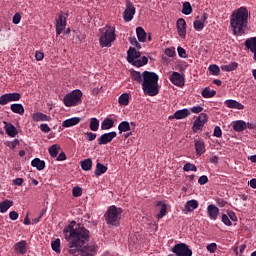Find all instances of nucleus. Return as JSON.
Instances as JSON below:
<instances>
[{"label": "nucleus", "instance_id": "f257e3e1", "mask_svg": "<svg viewBox=\"0 0 256 256\" xmlns=\"http://www.w3.org/2000/svg\"><path fill=\"white\" fill-rule=\"evenodd\" d=\"M64 239L68 243V253L73 256H94L97 255V245H85L89 243L90 232L76 221L70 222L63 229Z\"/></svg>", "mask_w": 256, "mask_h": 256}, {"label": "nucleus", "instance_id": "f03ea898", "mask_svg": "<svg viewBox=\"0 0 256 256\" xmlns=\"http://www.w3.org/2000/svg\"><path fill=\"white\" fill-rule=\"evenodd\" d=\"M249 21V11L245 7H240L232 12L230 17V27L233 35L241 37L245 35L247 23Z\"/></svg>", "mask_w": 256, "mask_h": 256}, {"label": "nucleus", "instance_id": "7ed1b4c3", "mask_svg": "<svg viewBox=\"0 0 256 256\" xmlns=\"http://www.w3.org/2000/svg\"><path fill=\"white\" fill-rule=\"evenodd\" d=\"M142 90L144 94L149 95V97L159 95V75H157L155 72L144 71Z\"/></svg>", "mask_w": 256, "mask_h": 256}, {"label": "nucleus", "instance_id": "20e7f679", "mask_svg": "<svg viewBox=\"0 0 256 256\" xmlns=\"http://www.w3.org/2000/svg\"><path fill=\"white\" fill-rule=\"evenodd\" d=\"M115 39H117L115 27L106 25L104 28L100 29V47H111L113 43H115Z\"/></svg>", "mask_w": 256, "mask_h": 256}, {"label": "nucleus", "instance_id": "39448f33", "mask_svg": "<svg viewBox=\"0 0 256 256\" xmlns=\"http://www.w3.org/2000/svg\"><path fill=\"white\" fill-rule=\"evenodd\" d=\"M122 213L123 209L117 208L115 205L110 206L104 215L107 225H111L112 227H119Z\"/></svg>", "mask_w": 256, "mask_h": 256}, {"label": "nucleus", "instance_id": "423d86ee", "mask_svg": "<svg viewBox=\"0 0 256 256\" xmlns=\"http://www.w3.org/2000/svg\"><path fill=\"white\" fill-rule=\"evenodd\" d=\"M65 107H77L83 103V92L80 89H76L67 93L63 98Z\"/></svg>", "mask_w": 256, "mask_h": 256}, {"label": "nucleus", "instance_id": "0eeeda50", "mask_svg": "<svg viewBox=\"0 0 256 256\" xmlns=\"http://www.w3.org/2000/svg\"><path fill=\"white\" fill-rule=\"evenodd\" d=\"M141 57V52L137 51L135 48H130L127 52V61L128 63H132L134 67H143V65H147L149 63V59L147 57Z\"/></svg>", "mask_w": 256, "mask_h": 256}, {"label": "nucleus", "instance_id": "6e6552de", "mask_svg": "<svg viewBox=\"0 0 256 256\" xmlns=\"http://www.w3.org/2000/svg\"><path fill=\"white\" fill-rule=\"evenodd\" d=\"M172 251L177 256H193V251L189 248V246L185 243L176 244Z\"/></svg>", "mask_w": 256, "mask_h": 256}, {"label": "nucleus", "instance_id": "1a4fd4ad", "mask_svg": "<svg viewBox=\"0 0 256 256\" xmlns=\"http://www.w3.org/2000/svg\"><path fill=\"white\" fill-rule=\"evenodd\" d=\"M135 6L130 0L126 1V9L123 13V19L126 23H129V21H133V17H135Z\"/></svg>", "mask_w": 256, "mask_h": 256}, {"label": "nucleus", "instance_id": "9d476101", "mask_svg": "<svg viewBox=\"0 0 256 256\" xmlns=\"http://www.w3.org/2000/svg\"><path fill=\"white\" fill-rule=\"evenodd\" d=\"M209 117L205 113H201L198 118L194 121V124L192 126V131L194 133H197L198 131H201L203 127L205 126V123H207Z\"/></svg>", "mask_w": 256, "mask_h": 256}, {"label": "nucleus", "instance_id": "9b49d317", "mask_svg": "<svg viewBox=\"0 0 256 256\" xmlns=\"http://www.w3.org/2000/svg\"><path fill=\"white\" fill-rule=\"evenodd\" d=\"M21 99V94L17 92L3 94L0 96V105H7L13 101H19Z\"/></svg>", "mask_w": 256, "mask_h": 256}, {"label": "nucleus", "instance_id": "f8f14e48", "mask_svg": "<svg viewBox=\"0 0 256 256\" xmlns=\"http://www.w3.org/2000/svg\"><path fill=\"white\" fill-rule=\"evenodd\" d=\"M176 27H177V33L179 37H181L182 39H185V37H187V22H185V19L183 18L178 19L176 23Z\"/></svg>", "mask_w": 256, "mask_h": 256}, {"label": "nucleus", "instance_id": "ddd939ff", "mask_svg": "<svg viewBox=\"0 0 256 256\" xmlns=\"http://www.w3.org/2000/svg\"><path fill=\"white\" fill-rule=\"evenodd\" d=\"M115 137H117V132L115 131L102 134L98 138V145H107V143H111Z\"/></svg>", "mask_w": 256, "mask_h": 256}, {"label": "nucleus", "instance_id": "4468645a", "mask_svg": "<svg viewBox=\"0 0 256 256\" xmlns=\"http://www.w3.org/2000/svg\"><path fill=\"white\" fill-rule=\"evenodd\" d=\"M244 45L250 53H253V59L256 62V37L246 39Z\"/></svg>", "mask_w": 256, "mask_h": 256}, {"label": "nucleus", "instance_id": "2eb2a0df", "mask_svg": "<svg viewBox=\"0 0 256 256\" xmlns=\"http://www.w3.org/2000/svg\"><path fill=\"white\" fill-rule=\"evenodd\" d=\"M65 27H67V20L65 16L60 15L59 18L56 19V35H61Z\"/></svg>", "mask_w": 256, "mask_h": 256}, {"label": "nucleus", "instance_id": "dca6fc26", "mask_svg": "<svg viewBox=\"0 0 256 256\" xmlns=\"http://www.w3.org/2000/svg\"><path fill=\"white\" fill-rule=\"evenodd\" d=\"M207 215L212 221H217V218L219 217V208L213 204L208 205Z\"/></svg>", "mask_w": 256, "mask_h": 256}, {"label": "nucleus", "instance_id": "f3484780", "mask_svg": "<svg viewBox=\"0 0 256 256\" xmlns=\"http://www.w3.org/2000/svg\"><path fill=\"white\" fill-rule=\"evenodd\" d=\"M13 249L18 255H25V253H27V241L21 240L20 242H17Z\"/></svg>", "mask_w": 256, "mask_h": 256}, {"label": "nucleus", "instance_id": "a211bd4d", "mask_svg": "<svg viewBox=\"0 0 256 256\" xmlns=\"http://www.w3.org/2000/svg\"><path fill=\"white\" fill-rule=\"evenodd\" d=\"M170 81L177 87H183L184 85L183 76L179 72H173L170 76Z\"/></svg>", "mask_w": 256, "mask_h": 256}, {"label": "nucleus", "instance_id": "6ab92c4d", "mask_svg": "<svg viewBox=\"0 0 256 256\" xmlns=\"http://www.w3.org/2000/svg\"><path fill=\"white\" fill-rule=\"evenodd\" d=\"M225 105L226 107H228V109H237L238 111H243V109H245V105L239 103L236 100H226L225 101Z\"/></svg>", "mask_w": 256, "mask_h": 256}, {"label": "nucleus", "instance_id": "aec40b11", "mask_svg": "<svg viewBox=\"0 0 256 256\" xmlns=\"http://www.w3.org/2000/svg\"><path fill=\"white\" fill-rule=\"evenodd\" d=\"M159 213L156 215V219H163L167 215V204L159 201L156 203Z\"/></svg>", "mask_w": 256, "mask_h": 256}, {"label": "nucleus", "instance_id": "412c9836", "mask_svg": "<svg viewBox=\"0 0 256 256\" xmlns=\"http://www.w3.org/2000/svg\"><path fill=\"white\" fill-rule=\"evenodd\" d=\"M191 115V112L189 109L185 108L182 110H177L173 116H170L169 119H185L186 117H189Z\"/></svg>", "mask_w": 256, "mask_h": 256}, {"label": "nucleus", "instance_id": "4be33fe9", "mask_svg": "<svg viewBox=\"0 0 256 256\" xmlns=\"http://www.w3.org/2000/svg\"><path fill=\"white\" fill-rule=\"evenodd\" d=\"M197 207H199V202L197 200H189L186 202L185 204V214L187 215V213H191L193 211H195V209H197Z\"/></svg>", "mask_w": 256, "mask_h": 256}, {"label": "nucleus", "instance_id": "5701e85b", "mask_svg": "<svg viewBox=\"0 0 256 256\" xmlns=\"http://www.w3.org/2000/svg\"><path fill=\"white\" fill-rule=\"evenodd\" d=\"M232 127L234 131H236L237 133H241L242 131H245L247 129V123H245V121L243 120H237L233 122Z\"/></svg>", "mask_w": 256, "mask_h": 256}, {"label": "nucleus", "instance_id": "b1692460", "mask_svg": "<svg viewBox=\"0 0 256 256\" xmlns=\"http://www.w3.org/2000/svg\"><path fill=\"white\" fill-rule=\"evenodd\" d=\"M194 145L197 155H203V153H205V142H203V140L195 139Z\"/></svg>", "mask_w": 256, "mask_h": 256}, {"label": "nucleus", "instance_id": "393cba45", "mask_svg": "<svg viewBox=\"0 0 256 256\" xmlns=\"http://www.w3.org/2000/svg\"><path fill=\"white\" fill-rule=\"evenodd\" d=\"M79 123H81V118L73 117V118L63 121L62 127H66V128L75 127V125H79Z\"/></svg>", "mask_w": 256, "mask_h": 256}, {"label": "nucleus", "instance_id": "a878e982", "mask_svg": "<svg viewBox=\"0 0 256 256\" xmlns=\"http://www.w3.org/2000/svg\"><path fill=\"white\" fill-rule=\"evenodd\" d=\"M4 124H5L4 129L6 131V134L9 137H16L17 134L19 133L17 128L15 126H13V124H7V122H4Z\"/></svg>", "mask_w": 256, "mask_h": 256}, {"label": "nucleus", "instance_id": "bb28decb", "mask_svg": "<svg viewBox=\"0 0 256 256\" xmlns=\"http://www.w3.org/2000/svg\"><path fill=\"white\" fill-rule=\"evenodd\" d=\"M113 127H115V121H113L111 118H105L101 123L102 131L113 129Z\"/></svg>", "mask_w": 256, "mask_h": 256}, {"label": "nucleus", "instance_id": "cd10ccee", "mask_svg": "<svg viewBox=\"0 0 256 256\" xmlns=\"http://www.w3.org/2000/svg\"><path fill=\"white\" fill-rule=\"evenodd\" d=\"M13 207V200L6 199L0 202V213H7Z\"/></svg>", "mask_w": 256, "mask_h": 256}, {"label": "nucleus", "instance_id": "c85d7f7f", "mask_svg": "<svg viewBox=\"0 0 256 256\" xmlns=\"http://www.w3.org/2000/svg\"><path fill=\"white\" fill-rule=\"evenodd\" d=\"M33 121L39 122V121H51V116H47L46 114H43L41 112H36L32 114Z\"/></svg>", "mask_w": 256, "mask_h": 256}, {"label": "nucleus", "instance_id": "c756f323", "mask_svg": "<svg viewBox=\"0 0 256 256\" xmlns=\"http://www.w3.org/2000/svg\"><path fill=\"white\" fill-rule=\"evenodd\" d=\"M136 35L140 43H145V41H147V32H145V29H143V27L136 28Z\"/></svg>", "mask_w": 256, "mask_h": 256}, {"label": "nucleus", "instance_id": "7c9ffc66", "mask_svg": "<svg viewBox=\"0 0 256 256\" xmlns=\"http://www.w3.org/2000/svg\"><path fill=\"white\" fill-rule=\"evenodd\" d=\"M10 109L12 113H17L18 115L25 114V108L23 107V104H11Z\"/></svg>", "mask_w": 256, "mask_h": 256}, {"label": "nucleus", "instance_id": "2f4dec72", "mask_svg": "<svg viewBox=\"0 0 256 256\" xmlns=\"http://www.w3.org/2000/svg\"><path fill=\"white\" fill-rule=\"evenodd\" d=\"M32 167H36L38 171H43L45 169V161L35 158L31 161Z\"/></svg>", "mask_w": 256, "mask_h": 256}, {"label": "nucleus", "instance_id": "473e14b6", "mask_svg": "<svg viewBox=\"0 0 256 256\" xmlns=\"http://www.w3.org/2000/svg\"><path fill=\"white\" fill-rule=\"evenodd\" d=\"M118 131H119L120 135H121V133H127V131H131V125L127 121H122L118 125Z\"/></svg>", "mask_w": 256, "mask_h": 256}, {"label": "nucleus", "instance_id": "72a5a7b5", "mask_svg": "<svg viewBox=\"0 0 256 256\" xmlns=\"http://www.w3.org/2000/svg\"><path fill=\"white\" fill-rule=\"evenodd\" d=\"M104 173H107V166L98 162L96 164V170L94 171V175H96V177H99V176L103 175Z\"/></svg>", "mask_w": 256, "mask_h": 256}, {"label": "nucleus", "instance_id": "f704fd0d", "mask_svg": "<svg viewBox=\"0 0 256 256\" xmlns=\"http://www.w3.org/2000/svg\"><path fill=\"white\" fill-rule=\"evenodd\" d=\"M216 94H217V91L211 90L210 87H206L202 91V97H204L205 99H210V97H215Z\"/></svg>", "mask_w": 256, "mask_h": 256}, {"label": "nucleus", "instance_id": "c9c22d12", "mask_svg": "<svg viewBox=\"0 0 256 256\" xmlns=\"http://www.w3.org/2000/svg\"><path fill=\"white\" fill-rule=\"evenodd\" d=\"M81 167L83 171H91V169L93 168V161L89 158L85 159L81 162Z\"/></svg>", "mask_w": 256, "mask_h": 256}, {"label": "nucleus", "instance_id": "e433bc0d", "mask_svg": "<svg viewBox=\"0 0 256 256\" xmlns=\"http://www.w3.org/2000/svg\"><path fill=\"white\" fill-rule=\"evenodd\" d=\"M183 15H191L193 13V7H191V3L184 2L182 6Z\"/></svg>", "mask_w": 256, "mask_h": 256}, {"label": "nucleus", "instance_id": "4c0bfd02", "mask_svg": "<svg viewBox=\"0 0 256 256\" xmlns=\"http://www.w3.org/2000/svg\"><path fill=\"white\" fill-rule=\"evenodd\" d=\"M131 77H132L133 81L142 85L143 74H141V72L134 71L131 73Z\"/></svg>", "mask_w": 256, "mask_h": 256}, {"label": "nucleus", "instance_id": "58836bf2", "mask_svg": "<svg viewBox=\"0 0 256 256\" xmlns=\"http://www.w3.org/2000/svg\"><path fill=\"white\" fill-rule=\"evenodd\" d=\"M59 149H61V146L59 144H54L49 148L50 156L55 158L57 155H59Z\"/></svg>", "mask_w": 256, "mask_h": 256}, {"label": "nucleus", "instance_id": "ea45409f", "mask_svg": "<svg viewBox=\"0 0 256 256\" xmlns=\"http://www.w3.org/2000/svg\"><path fill=\"white\" fill-rule=\"evenodd\" d=\"M51 247L55 253H61V239L57 238L51 242Z\"/></svg>", "mask_w": 256, "mask_h": 256}, {"label": "nucleus", "instance_id": "a19ab883", "mask_svg": "<svg viewBox=\"0 0 256 256\" xmlns=\"http://www.w3.org/2000/svg\"><path fill=\"white\" fill-rule=\"evenodd\" d=\"M237 67H238L237 62H232L228 65H222L221 69L226 72H231V71H235V69H237Z\"/></svg>", "mask_w": 256, "mask_h": 256}, {"label": "nucleus", "instance_id": "79ce46f5", "mask_svg": "<svg viewBox=\"0 0 256 256\" xmlns=\"http://www.w3.org/2000/svg\"><path fill=\"white\" fill-rule=\"evenodd\" d=\"M89 127L91 131H99V120L97 118H91Z\"/></svg>", "mask_w": 256, "mask_h": 256}, {"label": "nucleus", "instance_id": "37998d69", "mask_svg": "<svg viewBox=\"0 0 256 256\" xmlns=\"http://www.w3.org/2000/svg\"><path fill=\"white\" fill-rule=\"evenodd\" d=\"M118 103L124 106L129 105V94L127 93L122 94L118 99Z\"/></svg>", "mask_w": 256, "mask_h": 256}, {"label": "nucleus", "instance_id": "c03bdc74", "mask_svg": "<svg viewBox=\"0 0 256 256\" xmlns=\"http://www.w3.org/2000/svg\"><path fill=\"white\" fill-rule=\"evenodd\" d=\"M193 25H194L195 31H203L205 27V23H203V21L201 20H195Z\"/></svg>", "mask_w": 256, "mask_h": 256}, {"label": "nucleus", "instance_id": "a18cd8bd", "mask_svg": "<svg viewBox=\"0 0 256 256\" xmlns=\"http://www.w3.org/2000/svg\"><path fill=\"white\" fill-rule=\"evenodd\" d=\"M208 70L210 71V73H212V75H219V73H221V69H219V66L212 64L208 67Z\"/></svg>", "mask_w": 256, "mask_h": 256}, {"label": "nucleus", "instance_id": "49530a36", "mask_svg": "<svg viewBox=\"0 0 256 256\" xmlns=\"http://www.w3.org/2000/svg\"><path fill=\"white\" fill-rule=\"evenodd\" d=\"M183 171H185V172H189V171L197 172V166H195V164L186 163L183 167Z\"/></svg>", "mask_w": 256, "mask_h": 256}, {"label": "nucleus", "instance_id": "de8ad7c7", "mask_svg": "<svg viewBox=\"0 0 256 256\" xmlns=\"http://www.w3.org/2000/svg\"><path fill=\"white\" fill-rule=\"evenodd\" d=\"M72 195L73 197H81V195H83V190L81 189V187L76 186L72 190Z\"/></svg>", "mask_w": 256, "mask_h": 256}, {"label": "nucleus", "instance_id": "09e8293b", "mask_svg": "<svg viewBox=\"0 0 256 256\" xmlns=\"http://www.w3.org/2000/svg\"><path fill=\"white\" fill-rule=\"evenodd\" d=\"M222 223H224V225H227V227H231L233 225V223L229 219V216H227L226 214L222 215Z\"/></svg>", "mask_w": 256, "mask_h": 256}, {"label": "nucleus", "instance_id": "8fccbe9b", "mask_svg": "<svg viewBox=\"0 0 256 256\" xmlns=\"http://www.w3.org/2000/svg\"><path fill=\"white\" fill-rule=\"evenodd\" d=\"M12 22L14 23V25H19L21 23V14L19 12L14 14Z\"/></svg>", "mask_w": 256, "mask_h": 256}, {"label": "nucleus", "instance_id": "3c124183", "mask_svg": "<svg viewBox=\"0 0 256 256\" xmlns=\"http://www.w3.org/2000/svg\"><path fill=\"white\" fill-rule=\"evenodd\" d=\"M206 249L209 253H215V251H217V244L216 243H210L206 246Z\"/></svg>", "mask_w": 256, "mask_h": 256}, {"label": "nucleus", "instance_id": "603ef678", "mask_svg": "<svg viewBox=\"0 0 256 256\" xmlns=\"http://www.w3.org/2000/svg\"><path fill=\"white\" fill-rule=\"evenodd\" d=\"M177 51L179 57H181L182 59H185L187 57V51L183 47H178Z\"/></svg>", "mask_w": 256, "mask_h": 256}, {"label": "nucleus", "instance_id": "864d4df0", "mask_svg": "<svg viewBox=\"0 0 256 256\" xmlns=\"http://www.w3.org/2000/svg\"><path fill=\"white\" fill-rule=\"evenodd\" d=\"M9 218L11 221H17L19 219V213H17V211H11L9 213Z\"/></svg>", "mask_w": 256, "mask_h": 256}, {"label": "nucleus", "instance_id": "5fc2aeb1", "mask_svg": "<svg viewBox=\"0 0 256 256\" xmlns=\"http://www.w3.org/2000/svg\"><path fill=\"white\" fill-rule=\"evenodd\" d=\"M209 182V178L205 175L201 176L199 179H198V183L199 185H205Z\"/></svg>", "mask_w": 256, "mask_h": 256}, {"label": "nucleus", "instance_id": "6e6d98bb", "mask_svg": "<svg viewBox=\"0 0 256 256\" xmlns=\"http://www.w3.org/2000/svg\"><path fill=\"white\" fill-rule=\"evenodd\" d=\"M214 137H221L223 135V132L221 131V127L216 126L214 128Z\"/></svg>", "mask_w": 256, "mask_h": 256}, {"label": "nucleus", "instance_id": "4d7b16f0", "mask_svg": "<svg viewBox=\"0 0 256 256\" xmlns=\"http://www.w3.org/2000/svg\"><path fill=\"white\" fill-rule=\"evenodd\" d=\"M165 55H167V57H173L175 55V48H167Z\"/></svg>", "mask_w": 256, "mask_h": 256}, {"label": "nucleus", "instance_id": "13d9d810", "mask_svg": "<svg viewBox=\"0 0 256 256\" xmlns=\"http://www.w3.org/2000/svg\"><path fill=\"white\" fill-rule=\"evenodd\" d=\"M86 135H87L88 141H95V139H97V134L93 132H87Z\"/></svg>", "mask_w": 256, "mask_h": 256}, {"label": "nucleus", "instance_id": "bf43d9fd", "mask_svg": "<svg viewBox=\"0 0 256 256\" xmlns=\"http://www.w3.org/2000/svg\"><path fill=\"white\" fill-rule=\"evenodd\" d=\"M44 57H45V54H43V52L36 51L35 53L36 61H43Z\"/></svg>", "mask_w": 256, "mask_h": 256}, {"label": "nucleus", "instance_id": "052dcab7", "mask_svg": "<svg viewBox=\"0 0 256 256\" xmlns=\"http://www.w3.org/2000/svg\"><path fill=\"white\" fill-rule=\"evenodd\" d=\"M40 129L43 131V133H49V131H51V128L47 124H41Z\"/></svg>", "mask_w": 256, "mask_h": 256}, {"label": "nucleus", "instance_id": "680f3d73", "mask_svg": "<svg viewBox=\"0 0 256 256\" xmlns=\"http://www.w3.org/2000/svg\"><path fill=\"white\" fill-rule=\"evenodd\" d=\"M191 111H192V113H201V111H203V107H201V106H194V107H192L191 108Z\"/></svg>", "mask_w": 256, "mask_h": 256}, {"label": "nucleus", "instance_id": "e2e57ef3", "mask_svg": "<svg viewBox=\"0 0 256 256\" xmlns=\"http://www.w3.org/2000/svg\"><path fill=\"white\" fill-rule=\"evenodd\" d=\"M14 185H17L18 187H21L23 185V178H16L13 180Z\"/></svg>", "mask_w": 256, "mask_h": 256}, {"label": "nucleus", "instance_id": "0e129e2a", "mask_svg": "<svg viewBox=\"0 0 256 256\" xmlns=\"http://www.w3.org/2000/svg\"><path fill=\"white\" fill-rule=\"evenodd\" d=\"M65 159H67V155H65V152H61L57 157V161H65Z\"/></svg>", "mask_w": 256, "mask_h": 256}, {"label": "nucleus", "instance_id": "69168bd1", "mask_svg": "<svg viewBox=\"0 0 256 256\" xmlns=\"http://www.w3.org/2000/svg\"><path fill=\"white\" fill-rule=\"evenodd\" d=\"M101 87H95L91 90L92 95H99L101 93Z\"/></svg>", "mask_w": 256, "mask_h": 256}, {"label": "nucleus", "instance_id": "338daca9", "mask_svg": "<svg viewBox=\"0 0 256 256\" xmlns=\"http://www.w3.org/2000/svg\"><path fill=\"white\" fill-rule=\"evenodd\" d=\"M210 163H215V164L219 163V157H217V156H212V157L210 158Z\"/></svg>", "mask_w": 256, "mask_h": 256}, {"label": "nucleus", "instance_id": "774afa93", "mask_svg": "<svg viewBox=\"0 0 256 256\" xmlns=\"http://www.w3.org/2000/svg\"><path fill=\"white\" fill-rule=\"evenodd\" d=\"M250 187H252V189H256V179L255 178L250 180Z\"/></svg>", "mask_w": 256, "mask_h": 256}]
</instances>
